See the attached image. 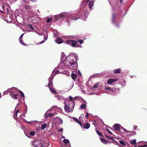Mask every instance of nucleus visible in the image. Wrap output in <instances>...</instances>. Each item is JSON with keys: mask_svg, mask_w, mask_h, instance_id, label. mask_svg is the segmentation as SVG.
I'll return each mask as SVG.
<instances>
[{"mask_svg": "<svg viewBox=\"0 0 147 147\" xmlns=\"http://www.w3.org/2000/svg\"><path fill=\"white\" fill-rule=\"evenodd\" d=\"M44 38L45 40H47V38H46V37H44Z\"/></svg>", "mask_w": 147, "mask_h": 147, "instance_id": "obj_55", "label": "nucleus"}, {"mask_svg": "<svg viewBox=\"0 0 147 147\" xmlns=\"http://www.w3.org/2000/svg\"><path fill=\"white\" fill-rule=\"evenodd\" d=\"M49 83H48V85L46 86L47 87H48L49 89L51 87H52L53 86V84L52 82L51 81L50 79H49Z\"/></svg>", "mask_w": 147, "mask_h": 147, "instance_id": "obj_15", "label": "nucleus"}, {"mask_svg": "<svg viewBox=\"0 0 147 147\" xmlns=\"http://www.w3.org/2000/svg\"><path fill=\"white\" fill-rule=\"evenodd\" d=\"M52 17H51V18H47L46 20V22L49 23V22H50L52 19Z\"/></svg>", "mask_w": 147, "mask_h": 147, "instance_id": "obj_24", "label": "nucleus"}, {"mask_svg": "<svg viewBox=\"0 0 147 147\" xmlns=\"http://www.w3.org/2000/svg\"><path fill=\"white\" fill-rule=\"evenodd\" d=\"M99 85V83H96L95 84H94L93 87H92V90H94V88H96L97 87V86Z\"/></svg>", "mask_w": 147, "mask_h": 147, "instance_id": "obj_22", "label": "nucleus"}, {"mask_svg": "<svg viewBox=\"0 0 147 147\" xmlns=\"http://www.w3.org/2000/svg\"><path fill=\"white\" fill-rule=\"evenodd\" d=\"M69 98L70 99V100L71 101H73V98L72 97H71V96H69Z\"/></svg>", "mask_w": 147, "mask_h": 147, "instance_id": "obj_36", "label": "nucleus"}, {"mask_svg": "<svg viewBox=\"0 0 147 147\" xmlns=\"http://www.w3.org/2000/svg\"><path fill=\"white\" fill-rule=\"evenodd\" d=\"M107 126V127H109V128L111 129H112V128H111V127H110L108 126Z\"/></svg>", "mask_w": 147, "mask_h": 147, "instance_id": "obj_52", "label": "nucleus"}, {"mask_svg": "<svg viewBox=\"0 0 147 147\" xmlns=\"http://www.w3.org/2000/svg\"><path fill=\"white\" fill-rule=\"evenodd\" d=\"M113 142H110V141H109V143H112Z\"/></svg>", "mask_w": 147, "mask_h": 147, "instance_id": "obj_59", "label": "nucleus"}, {"mask_svg": "<svg viewBox=\"0 0 147 147\" xmlns=\"http://www.w3.org/2000/svg\"><path fill=\"white\" fill-rule=\"evenodd\" d=\"M74 120L78 123L82 127V125L81 122L79 121L78 119L74 118Z\"/></svg>", "mask_w": 147, "mask_h": 147, "instance_id": "obj_17", "label": "nucleus"}, {"mask_svg": "<svg viewBox=\"0 0 147 147\" xmlns=\"http://www.w3.org/2000/svg\"><path fill=\"white\" fill-rule=\"evenodd\" d=\"M94 3V1H90L88 4V7L90 9H91L93 7Z\"/></svg>", "mask_w": 147, "mask_h": 147, "instance_id": "obj_8", "label": "nucleus"}, {"mask_svg": "<svg viewBox=\"0 0 147 147\" xmlns=\"http://www.w3.org/2000/svg\"><path fill=\"white\" fill-rule=\"evenodd\" d=\"M13 118L15 119H17V114H14L13 115Z\"/></svg>", "mask_w": 147, "mask_h": 147, "instance_id": "obj_37", "label": "nucleus"}, {"mask_svg": "<svg viewBox=\"0 0 147 147\" xmlns=\"http://www.w3.org/2000/svg\"><path fill=\"white\" fill-rule=\"evenodd\" d=\"M103 124H104V123L102 122Z\"/></svg>", "mask_w": 147, "mask_h": 147, "instance_id": "obj_62", "label": "nucleus"}, {"mask_svg": "<svg viewBox=\"0 0 147 147\" xmlns=\"http://www.w3.org/2000/svg\"><path fill=\"white\" fill-rule=\"evenodd\" d=\"M90 124L88 123H84L83 125V127L86 129H88L90 127Z\"/></svg>", "mask_w": 147, "mask_h": 147, "instance_id": "obj_11", "label": "nucleus"}, {"mask_svg": "<svg viewBox=\"0 0 147 147\" xmlns=\"http://www.w3.org/2000/svg\"><path fill=\"white\" fill-rule=\"evenodd\" d=\"M107 130L109 133L110 134H112V132H111L108 129H107Z\"/></svg>", "mask_w": 147, "mask_h": 147, "instance_id": "obj_42", "label": "nucleus"}, {"mask_svg": "<svg viewBox=\"0 0 147 147\" xmlns=\"http://www.w3.org/2000/svg\"><path fill=\"white\" fill-rule=\"evenodd\" d=\"M64 138V136H62V138Z\"/></svg>", "mask_w": 147, "mask_h": 147, "instance_id": "obj_60", "label": "nucleus"}, {"mask_svg": "<svg viewBox=\"0 0 147 147\" xmlns=\"http://www.w3.org/2000/svg\"><path fill=\"white\" fill-rule=\"evenodd\" d=\"M136 134V132L134 131L132 132V134Z\"/></svg>", "mask_w": 147, "mask_h": 147, "instance_id": "obj_48", "label": "nucleus"}, {"mask_svg": "<svg viewBox=\"0 0 147 147\" xmlns=\"http://www.w3.org/2000/svg\"><path fill=\"white\" fill-rule=\"evenodd\" d=\"M96 132L100 136H101V133L99 132V131L98 130H97L96 129Z\"/></svg>", "mask_w": 147, "mask_h": 147, "instance_id": "obj_35", "label": "nucleus"}, {"mask_svg": "<svg viewBox=\"0 0 147 147\" xmlns=\"http://www.w3.org/2000/svg\"><path fill=\"white\" fill-rule=\"evenodd\" d=\"M119 143L122 145H123V146L125 145V144L123 141L122 140H120V141H119Z\"/></svg>", "mask_w": 147, "mask_h": 147, "instance_id": "obj_27", "label": "nucleus"}, {"mask_svg": "<svg viewBox=\"0 0 147 147\" xmlns=\"http://www.w3.org/2000/svg\"><path fill=\"white\" fill-rule=\"evenodd\" d=\"M69 68L73 70H76L78 69V64L76 61H74L72 59L67 63Z\"/></svg>", "mask_w": 147, "mask_h": 147, "instance_id": "obj_2", "label": "nucleus"}, {"mask_svg": "<svg viewBox=\"0 0 147 147\" xmlns=\"http://www.w3.org/2000/svg\"><path fill=\"white\" fill-rule=\"evenodd\" d=\"M24 33L22 34L20 37L19 38V41L20 42L22 45H25V44L23 42L22 40V38L24 34Z\"/></svg>", "mask_w": 147, "mask_h": 147, "instance_id": "obj_9", "label": "nucleus"}, {"mask_svg": "<svg viewBox=\"0 0 147 147\" xmlns=\"http://www.w3.org/2000/svg\"><path fill=\"white\" fill-rule=\"evenodd\" d=\"M19 111V110H18L16 112V114H17V113H18Z\"/></svg>", "mask_w": 147, "mask_h": 147, "instance_id": "obj_46", "label": "nucleus"}, {"mask_svg": "<svg viewBox=\"0 0 147 147\" xmlns=\"http://www.w3.org/2000/svg\"><path fill=\"white\" fill-rule=\"evenodd\" d=\"M105 89L106 90H109L111 89V88L109 87H105Z\"/></svg>", "mask_w": 147, "mask_h": 147, "instance_id": "obj_39", "label": "nucleus"}, {"mask_svg": "<svg viewBox=\"0 0 147 147\" xmlns=\"http://www.w3.org/2000/svg\"><path fill=\"white\" fill-rule=\"evenodd\" d=\"M90 0H86V3H88V2H89L90 1Z\"/></svg>", "mask_w": 147, "mask_h": 147, "instance_id": "obj_47", "label": "nucleus"}, {"mask_svg": "<svg viewBox=\"0 0 147 147\" xmlns=\"http://www.w3.org/2000/svg\"><path fill=\"white\" fill-rule=\"evenodd\" d=\"M117 80L118 79L117 78L109 79L108 80L107 83L108 84L111 85L113 83L116 82Z\"/></svg>", "mask_w": 147, "mask_h": 147, "instance_id": "obj_4", "label": "nucleus"}, {"mask_svg": "<svg viewBox=\"0 0 147 147\" xmlns=\"http://www.w3.org/2000/svg\"><path fill=\"white\" fill-rule=\"evenodd\" d=\"M63 142L65 144H67L69 142V141L68 140L65 139L63 140Z\"/></svg>", "mask_w": 147, "mask_h": 147, "instance_id": "obj_26", "label": "nucleus"}, {"mask_svg": "<svg viewBox=\"0 0 147 147\" xmlns=\"http://www.w3.org/2000/svg\"><path fill=\"white\" fill-rule=\"evenodd\" d=\"M113 92H114V90L113 89H111V88L109 90V91H108L109 93L110 94H112Z\"/></svg>", "mask_w": 147, "mask_h": 147, "instance_id": "obj_29", "label": "nucleus"}, {"mask_svg": "<svg viewBox=\"0 0 147 147\" xmlns=\"http://www.w3.org/2000/svg\"><path fill=\"white\" fill-rule=\"evenodd\" d=\"M73 56L74 57V58H75V60L76 61H77L78 60V57L77 56V55H76V54H74L73 55Z\"/></svg>", "mask_w": 147, "mask_h": 147, "instance_id": "obj_31", "label": "nucleus"}, {"mask_svg": "<svg viewBox=\"0 0 147 147\" xmlns=\"http://www.w3.org/2000/svg\"><path fill=\"white\" fill-rule=\"evenodd\" d=\"M25 7L26 10L27 11L30 10L31 9V7L29 5H25Z\"/></svg>", "mask_w": 147, "mask_h": 147, "instance_id": "obj_20", "label": "nucleus"}, {"mask_svg": "<svg viewBox=\"0 0 147 147\" xmlns=\"http://www.w3.org/2000/svg\"><path fill=\"white\" fill-rule=\"evenodd\" d=\"M77 17H75L74 18H73V19H74L75 20H76L77 19H78V18H80V15H77Z\"/></svg>", "mask_w": 147, "mask_h": 147, "instance_id": "obj_33", "label": "nucleus"}, {"mask_svg": "<svg viewBox=\"0 0 147 147\" xmlns=\"http://www.w3.org/2000/svg\"><path fill=\"white\" fill-rule=\"evenodd\" d=\"M24 1L25 3H27V0H24Z\"/></svg>", "mask_w": 147, "mask_h": 147, "instance_id": "obj_54", "label": "nucleus"}, {"mask_svg": "<svg viewBox=\"0 0 147 147\" xmlns=\"http://www.w3.org/2000/svg\"><path fill=\"white\" fill-rule=\"evenodd\" d=\"M58 120V122L59 124H62L63 123V120L61 118H59Z\"/></svg>", "mask_w": 147, "mask_h": 147, "instance_id": "obj_32", "label": "nucleus"}, {"mask_svg": "<svg viewBox=\"0 0 147 147\" xmlns=\"http://www.w3.org/2000/svg\"><path fill=\"white\" fill-rule=\"evenodd\" d=\"M46 118H47L49 116V114H46L45 115Z\"/></svg>", "mask_w": 147, "mask_h": 147, "instance_id": "obj_43", "label": "nucleus"}, {"mask_svg": "<svg viewBox=\"0 0 147 147\" xmlns=\"http://www.w3.org/2000/svg\"><path fill=\"white\" fill-rule=\"evenodd\" d=\"M55 42L58 44H61L63 42V40L60 38L58 37L55 40Z\"/></svg>", "mask_w": 147, "mask_h": 147, "instance_id": "obj_10", "label": "nucleus"}, {"mask_svg": "<svg viewBox=\"0 0 147 147\" xmlns=\"http://www.w3.org/2000/svg\"><path fill=\"white\" fill-rule=\"evenodd\" d=\"M102 142L106 144L108 143V141L104 138H102Z\"/></svg>", "mask_w": 147, "mask_h": 147, "instance_id": "obj_21", "label": "nucleus"}, {"mask_svg": "<svg viewBox=\"0 0 147 147\" xmlns=\"http://www.w3.org/2000/svg\"><path fill=\"white\" fill-rule=\"evenodd\" d=\"M30 134L31 136H34L35 134V131H30Z\"/></svg>", "mask_w": 147, "mask_h": 147, "instance_id": "obj_25", "label": "nucleus"}, {"mask_svg": "<svg viewBox=\"0 0 147 147\" xmlns=\"http://www.w3.org/2000/svg\"><path fill=\"white\" fill-rule=\"evenodd\" d=\"M45 42V41L42 40V41L40 43H43Z\"/></svg>", "mask_w": 147, "mask_h": 147, "instance_id": "obj_51", "label": "nucleus"}, {"mask_svg": "<svg viewBox=\"0 0 147 147\" xmlns=\"http://www.w3.org/2000/svg\"><path fill=\"white\" fill-rule=\"evenodd\" d=\"M50 91L54 94L57 93V92L55 91L54 88L52 87H51L49 88Z\"/></svg>", "mask_w": 147, "mask_h": 147, "instance_id": "obj_12", "label": "nucleus"}, {"mask_svg": "<svg viewBox=\"0 0 147 147\" xmlns=\"http://www.w3.org/2000/svg\"><path fill=\"white\" fill-rule=\"evenodd\" d=\"M116 17V16L115 14H113V15L112 17V21L113 22H114Z\"/></svg>", "mask_w": 147, "mask_h": 147, "instance_id": "obj_30", "label": "nucleus"}, {"mask_svg": "<svg viewBox=\"0 0 147 147\" xmlns=\"http://www.w3.org/2000/svg\"><path fill=\"white\" fill-rule=\"evenodd\" d=\"M65 42L74 47H79L80 46V45L77 41L73 40H66Z\"/></svg>", "mask_w": 147, "mask_h": 147, "instance_id": "obj_3", "label": "nucleus"}, {"mask_svg": "<svg viewBox=\"0 0 147 147\" xmlns=\"http://www.w3.org/2000/svg\"><path fill=\"white\" fill-rule=\"evenodd\" d=\"M86 118H87V119H88V116H89V114L88 113H87V112H86Z\"/></svg>", "mask_w": 147, "mask_h": 147, "instance_id": "obj_41", "label": "nucleus"}, {"mask_svg": "<svg viewBox=\"0 0 147 147\" xmlns=\"http://www.w3.org/2000/svg\"><path fill=\"white\" fill-rule=\"evenodd\" d=\"M12 88H11L10 89H9L8 90H9V91H10V90H12Z\"/></svg>", "mask_w": 147, "mask_h": 147, "instance_id": "obj_56", "label": "nucleus"}, {"mask_svg": "<svg viewBox=\"0 0 147 147\" xmlns=\"http://www.w3.org/2000/svg\"><path fill=\"white\" fill-rule=\"evenodd\" d=\"M121 69H115L113 71V72L114 74H119L121 72Z\"/></svg>", "mask_w": 147, "mask_h": 147, "instance_id": "obj_13", "label": "nucleus"}, {"mask_svg": "<svg viewBox=\"0 0 147 147\" xmlns=\"http://www.w3.org/2000/svg\"><path fill=\"white\" fill-rule=\"evenodd\" d=\"M75 106V102L73 101L71 102L69 100L65 102L64 108L65 111L69 113L72 111Z\"/></svg>", "mask_w": 147, "mask_h": 147, "instance_id": "obj_1", "label": "nucleus"}, {"mask_svg": "<svg viewBox=\"0 0 147 147\" xmlns=\"http://www.w3.org/2000/svg\"><path fill=\"white\" fill-rule=\"evenodd\" d=\"M106 137L107 138L110 139V140H112L113 141H115L114 140V138L113 137L110 136H106Z\"/></svg>", "mask_w": 147, "mask_h": 147, "instance_id": "obj_23", "label": "nucleus"}, {"mask_svg": "<svg viewBox=\"0 0 147 147\" xmlns=\"http://www.w3.org/2000/svg\"><path fill=\"white\" fill-rule=\"evenodd\" d=\"M19 92L20 93H21V92H22L20 90H19Z\"/></svg>", "mask_w": 147, "mask_h": 147, "instance_id": "obj_57", "label": "nucleus"}, {"mask_svg": "<svg viewBox=\"0 0 147 147\" xmlns=\"http://www.w3.org/2000/svg\"><path fill=\"white\" fill-rule=\"evenodd\" d=\"M28 123L29 124H31V125H32V124H33V123L32 122V121H29V122H28Z\"/></svg>", "mask_w": 147, "mask_h": 147, "instance_id": "obj_44", "label": "nucleus"}, {"mask_svg": "<svg viewBox=\"0 0 147 147\" xmlns=\"http://www.w3.org/2000/svg\"><path fill=\"white\" fill-rule=\"evenodd\" d=\"M131 144L134 146L135 147H138V146H141L137 145V143H136V140L134 139L133 140L131 141Z\"/></svg>", "mask_w": 147, "mask_h": 147, "instance_id": "obj_6", "label": "nucleus"}, {"mask_svg": "<svg viewBox=\"0 0 147 147\" xmlns=\"http://www.w3.org/2000/svg\"><path fill=\"white\" fill-rule=\"evenodd\" d=\"M32 147H36L38 146V145H40V143H38V141H34L32 142Z\"/></svg>", "mask_w": 147, "mask_h": 147, "instance_id": "obj_7", "label": "nucleus"}, {"mask_svg": "<svg viewBox=\"0 0 147 147\" xmlns=\"http://www.w3.org/2000/svg\"><path fill=\"white\" fill-rule=\"evenodd\" d=\"M138 147H147V145H144L142 146H138Z\"/></svg>", "mask_w": 147, "mask_h": 147, "instance_id": "obj_45", "label": "nucleus"}, {"mask_svg": "<svg viewBox=\"0 0 147 147\" xmlns=\"http://www.w3.org/2000/svg\"><path fill=\"white\" fill-rule=\"evenodd\" d=\"M58 16H56L55 17V18H57L56 20H58V18H58Z\"/></svg>", "mask_w": 147, "mask_h": 147, "instance_id": "obj_53", "label": "nucleus"}, {"mask_svg": "<svg viewBox=\"0 0 147 147\" xmlns=\"http://www.w3.org/2000/svg\"><path fill=\"white\" fill-rule=\"evenodd\" d=\"M120 3H122L123 2V0H119Z\"/></svg>", "mask_w": 147, "mask_h": 147, "instance_id": "obj_50", "label": "nucleus"}, {"mask_svg": "<svg viewBox=\"0 0 147 147\" xmlns=\"http://www.w3.org/2000/svg\"><path fill=\"white\" fill-rule=\"evenodd\" d=\"M86 105L85 104H83L81 105L80 106V108L81 109H82L86 108Z\"/></svg>", "mask_w": 147, "mask_h": 147, "instance_id": "obj_19", "label": "nucleus"}, {"mask_svg": "<svg viewBox=\"0 0 147 147\" xmlns=\"http://www.w3.org/2000/svg\"><path fill=\"white\" fill-rule=\"evenodd\" d=\"M40 144H41V146H42L43 145V144H42V143H40Z\"/></svg>", "mask_w": 147, "mask_h": 147, "instance_id": "obj_58", "label": "nucleus"}, {"mask_svg": "<svg viewBox=\"0 0 147 147\" xmlns=\"http://www.w3.org/2000/svg\"><path fill=\"white\" fill-rule=\"evenodd\" d=\"M63 130V129H60L59 130V131L60 132H61V131H62Z\"/></svg>", "mask_w": 147, "mask_h": 147, "instance_id": "obj_49", "label": "nucleus"}, {"mask_svg": "<svg viewBox=\"0 0 147 147\" xmlns=\"http://www.w3.org/2000/svg\"><path fill=\"white\" fill-rule=\"evenodd\" d=\"M71 77L73 80L76 79L77 77V75L75 73H72L71 74Z\"/></svg>", "mask_w": 147, "mask_h": 147, "instance_id": "obj_14", "label": "nucleus"}, {"mask_svg": "<svg viewBox=\"0 0 147 147\" xmlns=\"http://www.w3.org/2000/svg\"><path fill=\"white\" fill-rule=\"evenodd\" d=\"M47 126V125L46 123H45L42 124L41 125V130H43Z\"/></svg>", "mask_w": 147, "mask_h": 147, "instance_id": "obj_18", "label": "nucleus"}, {"mask_svg": "<svg viewBox=\"0 0 147 147\" xmlns=\"http://www.w3.org/2000/svg\"><path fill=\"white\" fill-rule=\"evenodd\" d=\"M80 74V75H81V74Z\"/></svg>", "mask_w": 147, "mask_h": 147, "instance_id": "obj_63", "label": "nucleus"}, {"mask_svg": "<svg viewBox=\"0 0 147 147\" xmlns=\"http://www.w3.org/2000/svg\"><path fill=\"white\" fill-rule=\"evenodd\" d=\"M54 115V114L52 113H50L49 114V117H52Z\"/></svg>", "mask_w": 147, "mask_h": 147, "instance_id": "obj_40", "label": "nucleus"}, {"mask_svg": "<svg viewBox=\"0 0 147 147\" xmlns=\"http://www.w3.org/2000/svg\"><path fill=\"white\" fill-rule=\"evenodd\" d=\"M121 125L119 124H115L113 126L114 129L115 130L118 131L120 129Z\"/></svg>", "mask_w": 147, "mask_h": 147, "instance_id": "obj_5", "label": "nucleus"}, {"mask_svg": "<svg viewBox=\"0 0 147 147\" xmlns=\"http://www.w3.org/2000/svg\"><path fill=\"white\" fill-rule=\"evenodd\" d=\"M100 139L101 141V137L100 138Z\"/></svg>", "mask_w": 147, "mask_h": 147, "instance_id": "obj_61", "label": "nucleus"}, {"mask_svg": "<svg viewBox=\"0 0 147 147\" xmlns=\"http://www.w3.org/2000/svg\"><path fill=\"white\" fill-rule=\"evenodd\" d=\"M78 41L81 44H82L84 42V40L82 39H78Z\"/></svg>", "mask_w": 147, "mask_h": 147, "instance_id": "obj_28", "label": "nucleus"}, {"mask_svg": "<svg viewBox=\"0 0 147 147\" xmlns=\"http://www.w3.org/2000/svg\"><path fill=\"white\" fill-rule=\"evenodd\" d=\"M20 96L22 97H24V95L22 92L20 93Z\"/></svg>", "mask_w": 147, "mask_h": 147, "instance_id": "obj_38", "label": "nucleus"}, {"mask_svg": "<svg viewBox=\"0 0 147 147\" xmlns=\"http://www.w3.org/2000/svg\"><path fill=\"white\" fill-rule=\"evenodd\" d=\"M11 95H12V97L14 99H18V97L19 95L18 94H13L12 95V94H11Z\"/></svg>", "mask_w": 147, "mask_h": 147, "instance_id": "obj_16", "label": "nucleus"}, {"mask_svg": "<svg viewBox=\"0 0 147 147\" xmlns=\"http://www.w3.org/2000/svg\"><path fill=\"white\" fill-rule=\"evenodd\" d=\"M28 26L30 27V28L34 30V28L32 26V25H30V24L28 25Z\"/></svg>", "mask_w": 147, "mask_h": 147, "instance_id": "obj_34", "label": "nucleus"}]
</instances>
